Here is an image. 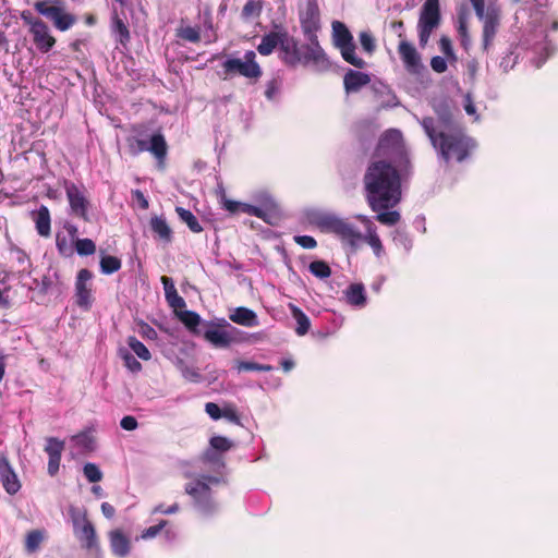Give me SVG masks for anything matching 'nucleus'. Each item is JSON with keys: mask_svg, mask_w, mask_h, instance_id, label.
I'll use <instances>...</instances> for the list:
<instances>
[{"mask_svg": "<svg viewBox=\"0 0 558 558\" xmlns=\"http://www.w3.org/2000/svg\"><path fill=\"white\" fill-rule=\"evenodd\" d=\"M376 155L385 157L369 163L363 183L367 204L373 211L388 210L401 198V175L410 172L411 162L402 134L388 130L379 138Z\"/></svg>", "mask_w": 558, "mask_h": 558, "instance_id": "1", "label": "nucleus"}, {"mask_svg": "<svg viewBox=\"0 0 558 558\" xmlns=\"http://www.w3.org/2000/svg\"><path fill=\"white\" fill-rule=\"evenodd\" d=\"M425 134L429 138L433 147L438 155L446 161L454 159L462 162L468 158L473 147L471 138H469L461 126L436 132L433 122L427 121L425 125Z\"/></svg>", "mask_w": 558, "mask_h": 558, "instance_id": "2", "label": "nucleus"}, {"mask_svg": "<svg viewBox=\"0 0 558 558\" xmlns=\"http://www.w3.org/2000/svg\"><path fill=\"white\" fill-rule=\"evenodd\" d=\"M279 57L283 63L289 66L299 64L313 65L318 70L327 69L328 59L319 43L299 45V41L290 36L287 31H282V40L279 47Z\"/></svg>", "mask_w": 558, "mask_h": 558, "instance_id": "3", "label": "nucleus"}, {"mask_svg": "<svg viewBox=\"0 0 558 558\" xmlns=\"http://www.w3.org/2000/svg\"><path fill=\"white\" fill-rule=\"evenodd\" d=\"M332 43L340 50L343 60L357 69H364L366 62L355 54L356 46L353 35L343 22L333 21L331 23Z\"/></svg>", "mask_w": 558, "mask_h": 558, "instance_id": "4", "label": "nucleus"}, {"mask_svg": "<svg viewBox=\"0 0 558 558\" xmlns=\"http://www.w3.org/2000/svg\"><path fill=\"white\" fill-rule=\"evenodd\" d=\"M126 145L130 155L137 156L144 151H149L157 159L158 163L163 166L168 153V145L165 136L160 132L153 134L149 143L134 136L128 137Z\"/></svg>", "mask_w": 558, "mask_h": 558, "instance_id": "5", "label": "nucleus"}, {"mask_svg": "<svg viewBox=\"0 0 558 558\" xmlns=\"http://www.w3.org/2000/svg\"><path fill=\"white\" fill-rule=\"evenodd\" d=\"M441 20L439 0H426L421 9L417 31L420 46L425 47L432 33L439 26Z\"/></svg>", "mask_w": 558, "mask_h": 558, "instance_id": "6", "label": "nucleus"}, {"mask_svg": "<svg viewBox=\"0 0 558 558\" xmlns=\"http://www.w3.org/2000/svg\"><path fill=\"white\" fill-rule=\"evenodd\" d=\"M61 4L62 0H43L37 1L34 7L39 14L50 19L57 29L65 32L76 23V17L65 12Z\"/></svg>", "mask_w": 558, "mask_h": 558, "instance_id": "7", "label": "nucleus"}, {"mask_svg": "<svg viewBox=\"0 0 558 558\" xmlns=\"http://www.w3.org/2000/svg\"><path fill=\"white\" fill-rule=\"evenodd\" d=\"M23 22L29 26V34L36 48L43 52H49L56 45V38L50 33L49 26L43 20L34 17L31 12L24 11L21 14Z\"/></svg>", "mask_w": 558, "mask_h": 558, "instance_id": "8", "label": "nucleus"}, {"mask_svg": "<svg viewBox=\"0 0 558 558\" xmlns=\"http://www.w3.org/2000/svg\"><path fill=\"white\" fill-rule=\"evenodd\" d=\"M319 225L327 231L335 233L342 242L353 248L357 247L363 239L362 233L356 227L345 219H340L335 216H325L320 219Z\"/></svg>", "mask_w": 558, "mask_h": 558, "instance_id": "9", "label": "nucleus"}, {"mask_svg": "<svg viewBox=\"0 0 558 558\" xmlns=\"http://www.w3.org/2000/svg\"><path fill=\"white\" fill-rule=\"evenodd\" d=\"M226 75L240 74L246 78L257 81L263 71L256 62V54L253 50H248L244 54V60L239 58L228 59L222 63Z\"/></svg>", "mask_w": 558, "mask_h": 558, "instance_id": "10", "label": "nucleus"}, {"mask_svg": "<svg viewBox=\"0 0 558 558\" xmlns=\"http://www.w3.org/2000/svg\"><path fill=\"white\" fill-rule=\"evenodd\" d=\"M476 17L483 23V49L487 51L493 45L500 26L501 9L497 3L489 1L486 9Z\"/></svg>", "mask_w": 558, "mask_h": 558, "instance_id": "11", "label": "nucleus"}, {"mask_svg": "<svg viewBox=\"0 0 558 558\" xmlns=\"http://www.w3.org/2000/svg\"><path fill=\"white\" fill-rule=\"evenodd\" d=\"M299 19L304 36L311 43H318L316 33L320 28V11L317 0H306L299 11Z\"/></svg>", "mask_w": 558, "mask_h": 558, "instance_id": "12", "label": "nucleus"}, {"mask_svg": "<svg viewBox=\"0 0 558 558\" xmlns=\"http://www.w3.org/2000/svg\"><path fill=\"white\" fill-rule=\"evenodd\" d=\"M73 531L83 548L89 551H99L100 544L96 533V529L88 519L87 513L73 517Z\"/></svg>", "mask_w": 558, "mask_h": 558, "instance_id": "13", "label": "nucleus"}, {"mask_svg": "<svg viewBox=\"0 0 558 558\" xmlns=\"http://www.w3.org/2000/svg\"><path fill=\"white\" fill-rule=\"evenodd\" d=\"M185 493L190 495L195 506L204 513H209L215 509L211 489L205 482L196 480L185 485Z\"/></svg>", "mask_w": 558, "mask_h": 558, "instance_id": "14", "label": "nucleus"}, {"mask_svg": "<svg viewBox=\"0 0 558 558\" xmlns=\"http://www.w3.org/2000/svg\"><path fill=\"white\" fill-rule=\"evenodd\" d=\"M93 272L86 268L77 272L75 280V303L78 307L89 310L93 303V294L89 281Z\"/></svg>", "mask_w": 558, "mask_h": 558, "instance_id": "15", "label": "nucleus"}, {"mask_svg": "<svg viewBox=\"0 0 558 558\" xmlns=\"http://www.w3.org/2000/svg\"><path fill=\"white\" fill-rule=\"evenodd\" d=\"M206 327L207 328L203 333L206 341L217 348H227L230 345L233 338L229 335L226 328L233 329V327L226 319H221L218 324L213 322L206 323Z\"/></svg>", "mask_w": 558, "mask_h": 558, "instance_id": "16", "label": "nucleus"}, {"mask_svg": "<svg viewBox=\"0 0 558 558\" xmlns=\"http://www.w3.org/2000/svg\"><path fill=\"white\" fill-rule=\"evenodd\" d=\"M436 117H424L421 121V125L425 131V125L427 121L433 122V128L436 132L450 130L460 126L453 119L451 109L445 102L438 104L435 106Z\"/></svg>", "mask_w": 558, "mask_h": 558, "instance_id": "17", "label": "nucleus"}, {"mask_svg": "<svg viewBox=\"0 0 558 558\" xmlns=\"http://www.w3.org/2000/svg\"><path fill=\"white\" fill-rule=\"evenodd\" d=\"M65 192L73 215L82 218L84 221H89V202L84 193L74 183L66 185Z\"/></svg>", "mask_w": 558, "mask_h": 558, "instance_id": "18", "label": "nucleus"}, {"mask_svg": "<svg viewBox=\"0 0 558 558\" xmlns=\"http://www.w3.org/2000/svg\"><path fill=\"white\" fill-rule=\"evenodd\" d=\"M108 539L111 554L116 558H126L130 556L133 547L132 542L122 529H113L109 531Z\"/></svg>", "mask_w": 558, "mask_h": 558, "instance_id": "19", "label": "nucleus"}, {"mask_svg": "<svg viewBox=\"0 0 558 558\" xmlns=\"http://www.w3.org/2000/svg\"><path fill=\"white\" fill-rule=\"evenodd\" d=\"M398 53L408 72L417 74L421 71V56L411 43L407 41L405 39L400 40L398 46Z\"/></svg>", "mask_w": 558, "mask_h": 558, "instance_id": "20", "label": "nucleus"}, {"mask_svg": "<svg viewBox=\"0 0 558 558\" xmlns=\"http://www.w3.org/2000/svg\"><path fill=\"white\" fill-rule=\"evenodd\" d=\"M0 481L5 492L10 495L16 494L21 488L17 475L4 454H0Z\"/></svg>", "mask_w": 558, "mask_h": 558, "instance_id": "21", "label": "nucleus"}, {"mask_svg": "<svg viewBox=\"0 0 558 558\" xmlns=\"http://www.w3.org/2000/svg\"><path fill=\"white\" fill-rule=\"evenodd\" d=\"M369 82L371 77L367 73L351 69L343 76V86L348 94L360 92Z\"/></svg>", "mask_w": 558, "mask_h": 558, "instance_id": "22", "label": "nucleus"}, {"mask_svg": "<svg viewBox=\"0 0 558 558\" xmlns=\"http://www.w3.org/2000/svg\"><path fill=\"white\" fill-rule=\"evenodd\" d=\"M220 203L222 205V208L229 211L230 214H236L241 211L251 216H256L258 218L263 216V211L260 208L246 203L228 199L225 192L221 193Z\"/></svg>", "mask_w": 558, "mask_h": 558, "instance_id": "23", "label": "nucleus"}, {"mask_svg": "<svg viewBox=\"0 0 558 558\" xmlns=\"http://www.w3.org/2000/svg\"><path fill=\"white\" fill-rule=\"evenodd\" d=\"M229 318L231 322L244 327H255L258 325L256 313L244 306L234 308Z\"/></svg>", "mask_w": 558, "mask_h": 558, "instance_id": "24", "label": "nucleus"}, {"mask_svg": "<svg viewBox=\"0 0 558 558\" xmlns=\"http://www.w3.org/2000/svg\"><path fill=\"white\" fill-rule=\"evenodd\" d=\"M33 219L36 225V231L41 236H49L51 232V219L49 209L46 206H40V208L33 213Z\"/></svg>", "mask_w": 558, "mask_h": 558, "instance_id": "25", "label": "nucleus"}, {"mask_svg": "<svg viewBox=\"0 0 558 558\" xmlns=\"http://www.w3.org/2000/svg\"><path fill=\"white\" fill-rule=\"evenodd\" d=\"M281 40L282 32H270L265 34L262 37L259 45L257 46V51L262 56H269L278 46L280 47Z\"/></svg>", "mask_w": 558, "mask_h": 558, "instance_id": "26", "label": "nucleus"}, {"mask_svg": "<svg viewBox=\"0 0 558 558\" xmlns=\"http://www.w3.org/2000/svg\"><path fill=\"white\" fill-rule=\"evenodd\" d=\"M168 525H169V521L160 520L159 523L143 530L140 535V538L151 539V538H155L157 535H159L162 531H165L166 538L172 539L175 536V533L170 529H166Z\"/></svg>", "mask_w": 558, "mask_h": 558, "instance_id": "27", "label": "nucleus"}, {"mask_svg": "<svg viewBox=\"0 0 558 558\" xmlns=\"http://www.w3.org/2000/svg\"><path fill=\"white\" fill-rule=\"evenodd\" d=\"M264 8L263 0H247L241 11V19L244 22H252L259 19Z\"/></svg>", "mask_w": 558, "mask_h": 558, "instance_id": "28", "label": "nucleus"}, {"mask_svg": "<svg viewBox=\"0 0 558 558\" xmlns=\"http://www.w3.org/2000/svg\"><path fill=\"white\" fill-rule=\"evenodd\" d=\"M290 312L292 317L295 319L298 326L295 328V332L299 336H304L308 332L311 328V322L307 315L296 305L289 304Z\"/></svg>", "mask_w": 558, "mask_h": 558, "instance_id": "29", "label": "nucleus"}, {"mask_svg": "<svg viewBox=\"0 0 558 558\" xmlns=\"http://www.w3.org/2000/svg\"><path fill=\"white\" fill-rule=\"evenodd\" d=\"M175 316L191 332L195 335L199 333L197 327L201 324V316L196 312L182 308L181 311H177Z\"/></svg>", "mask_w": 558, "mask_h": 558, "instance_id": "30", "label": "nucleus"}, {"mask_svg": "<svg viewBox=\"0 0 558 558\" xmlns=\"http://www.w3.org/2000/svg\"><path fill=\"white\" fill-rule=\"evenodd\" d=\"M345 298L349 304L363 306L366 302L365 289L361 283H352L345 291Z\"/></svg>", "mask_w": 558, "mask_h": 558, "instance_id": "31", "label": "nucleus"}, {"mask_svg": "<svg viewBox=\"0 0 558 558\" xmlns=\"http://www.w3.org/2000/svg\"><path fill=\"white\" fill-rule=\"evenodd\" d=\"M150 229L154 233H156L159 239L171 242L172 240V231L170 227L168 226L167 221L162 217H153L150 219Z\"/></svg>", "mask_w": 558, "mask_h": 558, "instance_id": "32", "label": "nucleus"}, {"mask_svg": "<svg viewBox=\"0 0 558 558\" xmlns=\"http://www.w3.org/2000/svg\"><path fill=\"white\" fill-rule=\"evenodd\" d=\"M175 213L178 214L181 221L186 223V226L192 232L199 233L203 231V227L201 226L197 218L191 210L177 206Z\"/></svg>", "mask_w": 558, "mask_h": 558, "instance_id": "33", "label": "nucleus"}, {"mask_svg": "<svg viewBox=\"0 0 558 558\" xmlns=\"http://www.w3.org/2000/svg\"><path fill=\"white\" fill-rule=\"evenodd\" d=\"M100 271L104 275H112L119 271L122 267V262L119 257L112 255H102L99 262Z\"/></svg>", "mask_w": 558, "mask_h": 558, "instance_id": "34", "label": "nucleus"}, {"mask_svg": "<svg viewBox=\"0 0 558 558\" xmlns=\"http://www.w3.org/2000/svg\"><path fill=\"white\" fill-rule=\"evenodd\" d=\"M45 538L44 531L40 530H32L27 533L25 538V550L28 554H33L37 551L40 547V544L43 543Z\"/></svg>", "mask_w": 558, "mask_h": 558, "instance_id": "35", "label": "nucleus"}, {"mask_svg": "<svg viewBox=\"0 0 558 558\" xmlns=\"http://www.w3.org/2000/svg\"><path fill=\"white\" fill-rule=\"evenodd\" d=\"M131 350L143 361H148L151 359V354L149 350L146 348L144 343H142L136 337L130 336L126 340Z\"/></svg>", "mask_w": 558, "mask_h": 558, "instance_id": "36", "label": "nucleus"}, {"mask_svg": "<svg viewBox=\"0 0 558 558\" xmlns=\"http://www.w3.org/2000/svg\"><path fill=\"white\" fill-rule=\"evenodd\" d=\"M177 36L189 43H199L201 33L198 27L181 26L177 29Z\"/></svg>", "mask_w": 558, "mask_h": 558, "instance_id": "37", "label": "nucleus"}, {"mask_svg": "<svg viewBox=\"0 0 558 558\" xmlns=\"http://www.w3.org/2000/svg\"><path fill=\"white\" fill-rule=\"evenodd\" d=\"M308 269L312 275L319 279H326L331 276V269L325 260H314L310 264Z\"/></svg>", "mask_w": 558, "mask_h": 558, "instance_id": "38", "label": "nucleus"}, {"mask_svg": "<svg viewBox=\"0 0 558 558\" xmlns=\"http://www.w3.org/2000/svg\"><path fill=\"white\" fill-rule=\"evenodd\" d=\"M236 369L239 372H270L274 367L268 364H259L253 361H238Z\"/></svg>", "mask_w": 558, "mask_h": 558, "instance_id": "39", "label": "nucleus"}, {"mask_svg": "<svg viewBox=\"0 0 558 558\" xmlns=\"http://www.w3.org/2000/svg\"><path fill=\"white\" fill-rule=\"evenodd\" d=\"M64 450V441L56 437H48L46 439L45 451L48 457H61Z\"/></svg>", "mask_w": 558, "mask_h": 558, "instance_id": "40", "label": "nucleus"}, {"mask_svg": "<svg viewBox=\"0 0 558 558\" xmlns=\"http://www.w3.org/2000/svg\"><path fill=\"white\" fill-rule=\"evenodd\" d=\"M75 250L81 256L93 255L96 252V244L90 239H77L75 241Z\"/></svg>", "mask_w": 558, "mask_h": 558, "instance_id": "41", "label": "nucleus"}, {"mask_svg": "<svg viewBox=\"0 0 558 558\" xmlns=\"http://www.w3.org/2000/svg\"><path fill=\"white\" fill-rule=\"evenodd\" d=\"M221 417L228 420L229 422L242 426L241 416L238 412L235 404L233 403H225L222 407Z\"/></svg>", "mask_w": 558, "mask_h": 558, "instance_id": "42", "label": "nucleus"}, {"mask_svg": "<svg viewBox=\"0 0 558 558\" xmlns=\"http://www.w3.org/2000/svg\"><path fill=\"white\" fill-rule=\"evenodd\" d=\"M179 369L182 373V376L192 383H198L202 379V374L199 371L193 366L186 365L183 361L179 362Z\"/></svg>", "mask_w": 558, "mask_h": 558, "instance_id": "43", "label": "nucleus"}, {"mask_svg": "<svg viewBox=\"0 0 558 558\" xmlns=\"http://www.w3.org/2000/svg\"><path fill=\"white\" fill-rule=\"evenodd\" d=\"M360 44L362 46V49L367 52L368 54L374 53L376 50V43L375 38L368 31H363L359 35Z\"/></svg>", "mask_w": 558, "mask_h": 558, "instance_id": "44", "label": "nucleus"}, {"mask_svg": "<svg viewBox=\"0 0 558 558\" xmlns=\"http://www.w3.org/2000/svg\"><path fill=\"white\" fill-rule=\"evenodd\" d=\"M377 213H378V215L376 216V220L383 225L395 226L400 220V214L396 210H391V211L379 210Z\"/></svg>", "mask_w": 558, "mask_h": 558, "instance_id": "45", "label": "nucleus"}, {"mask_svg": "<svg viewBox=\"0 0 558 558\" xmlns=\"http://www.w3.org/2000/svg\"><path fill=\"white\" fill-rule=\"evenodd\" d=\"M362 241L367 242V244L372 247L376 256L381 255L384 246L380 238L375 231H369L366 236H363Z\"/></svg>", "mask_w": 558, "mask_h": 558, "instance_id": "46", "label": "nucleus"}, {"mask_svg": "<svg viewBox=\"0 0 558 558\" xmlns=\"http://www.w3.org/2000/svg\"><path fill=\"white\" fill-rule=\"evenodd\" d=\"M83 472H84L85 477L90 483H97L102 480V473H101L100 469L95 463H90V462L86 463L83 468Z\"/></svg>", "mask_w": 558, "mask_h": 558, "instance_id": "47", "label": "nucleus"}, {"mask_svg": "<svg viewBox=\"0 0 558 558\" xmlns=\"http://www.w3.org/2000/svg\"><path fill=\"white\" fill-rule=\"evenodd\" d=\"M113 31L120 35L122 44L130 40V32L126 24L117 14L113 16Z\"/></svg>", "mask_w": 558, "mask_h": 558, "instance_id": "48", "label": "nucleus"}, {"mask_svg": "<svg viewBox=\"0 0 558 558\" xmlns=\"http://www.w3.org/2000/svg\"><path fill=\"white\" fill-rule=\"evenodd\" d=\"M121 357L124 362L125 367L130 369L132 373H138L142 371V364L129 351H123L121 353Z\"/></svg>", "mask_w": 558, "mask_h": 558, "instance_id": "49", "label": "nucleus"}, {"mask_svg": "<svg viewBox=\"0 0 558 558\" xmlns=\"http://www.w3.org/2000/svg\"><path fill=\"white\" fill-rule=\"evenodd\" d=\"M165 296L169 306L173 308L174 314H177V311L185 308L186 303L184 299L178 293V291L169 293Z\"/></svg>", "mask_w": 558, "mask_h": 558, "instance_id": "50", "label": "nucleus"}, {"mask_svg": "<svg viewBox=\"0 0 558 558\" xmlns=\"http://www.w3.org/2000/svg\"><path fill=\"white\" fill-rule=\"evenodd\" d=\"M210 446L218 451L225 452L231 449L232 442L227 437L214 436L209 440Z\"/></svg>", "mask_w": 558, "mask_h": 558, "instance_id": "51", "label": "nucleus"}, {"mask_svg": "<svg viewBox=\"0 0 558 558\" xmlns=\"http://www.w3.org/2000/svg\"><path fill=\"white\" fill-rule=\"evenodd\" d=\"M458 33L461 39V45L466 49L470 44V36L468 31V24L463 16H459Z\"/></svg>", "mask_w": 558, "mask_h": 558, "instance_id": "52", "label": "nucleus"}, {"mask_svg": "<svg viewBox=\"0 0 558 558\" xmlns=\"http://www.w3.org/2000/svg\"><path fill=\"white\" fill-rule=\"evenodd\" d=\"M137 326H138L137 331L143 338L148 339V340L157 339L158 333L150 325H148L147 323L142 320L138 323Z\"/></svg>", "mask_w": 558, "mask_h": 558, "instance_id": "53", "label": "nucleus"}, {"mask_svg": "<svg viewBox=\"0 0 558 558\" xmlns=\"http://www.w3.org/2000/svg\"><path fill=\"white\" fill-rule=\"evenodd\" d=\"M76 445L78 447H82L85 450H93L94 449V439L90 435L86 433H81L73 437Z\"/></svg>", "mask_w": 558, "mask_h": 558, "instance_id": "54", "label": "nucleus"}, {"mask_svg": "<svg viewBox=\"0 0 558 558\" xmlns=\"http://www.w3.org/2000/svg\"><path fill=\"white\" fill-rule=\"evenodd\" d=\"M294 241L296 244L307 250H312L317 246L316 240L311 235H296L294 236Z\"/></svg>", "mask_w": 558, "mask_h": 558, "instance_id": "55", "label": "nucleus"}, {"mask_svg": "<svg viewBox=\"0 0 558 558\" xmlns=\"http://www.w3.org/2000/svg\"><path fill=\"white\" fill-rule=\"evenodd\" d=\"M279 89L280 82L277 78H272L266 85L265 96L271 100L279 93Z\"/></svg>", "mask_w": 558, "mask_h": 558, "instance_id": "56", "label": "nucleus"}, {"mask_svg": "<svg viewBox=\"0 0 558 558\" xmlns=\"http://www.w3.org/2000/svg\"><path fill=\"white\" fill-rule=\"evenodd\" d=\"M205 412L209 415L210 418L217 421L221 418L222 408H220L215 402H207L205 404Z\"/></svg>", "mask_w": 558, "mask_h": 558, "instance_id": "57", "label": "nucleus"}, {"mask_svg": "<svg viewBox=\"0 0 558 558\" xmlns=\"http://www.w3.org/2000/svg\"><path fill=\"white\" fill-rule=\"evenodd\" d=\"M430 66L436 73H444L447 70V62L442 57L436 56L432 58Z\"/></svg>", "mask_w": 558, "mask_h": 558, "instance_id": "58", "label": "nucleus"}, {"mask_svg": "<svg viewBox=\"0 0 558 558\" xmlns=\"http://www.w3.org/2000/svg\"><path fill=\"white\" fill-rule=\"evenodd\" d=\"M137 420L132 415H126L120 421V426L125 430H134L137 428Z\"/></svg>", "mask_w": 558, "mask_h": 558, "instance_id": "59", "label": "nucleus"}, {"mask_svg": "<svg viewBox=\"0 0 558 558\" xmlns=\"http://www.w3.org/2000/svg\"><path fill=\"white\" fill-rule=\"evenodd\" d=\"M132 195L133 197L137 201L140 207L144 210L148 209L149 207V202L148 199L146 198V196L144 195V193L140 190H135L132 192Z\"/></svg>", "mask_w": 558, "mask_h": 558, "instance_id": "60", "label": "nucleus"}, {"mask_svg": "<svg viewBox=\"0 0 558 558\" xmlns=\"http://www.w3.org/2000/svg\"><path fill=\"white\" fill-rule=\"evenodd\" d=\"M61 457H49L48 473L53 476L58 473L60 468Z\"/></svg>", "mask_w": 558, "mask_h": 558, "instance_id": "61", "label": "nucleus"}, {"mask_svg": "<svg viewBox=\"0 0 558 558\" xmlns=\"http://www.w3.org/2000/svg\"><path fill=\"white\" fill-rule=\"evenodd\" d=\"M390 28L397 34V36L402 40L405 39L404 35V23L403 21H392L390 23Z\"/></svg>", "mask_w": 558, "mask_h": 558, "instance_id": "62", "label": "nucleus"}, {"mask_svg": "<svg viewBox=\"0 0 558 558\" xmlns=\"http://www.w3.org/2000/svg\"><path fill=\"white\" fill-rule=\"evenodd\" d=\"M439 47H440V50L446 54V56H452L453 53V50H452V45H451V40L446 37V36H442L439 40Z\"/></svg>", "mask_w": 558, "mask_h": 558, "instance_id": "63", "label": "nucleus"}, {"mask_svg": "<svg viewBox=\"0 0 558 558\" xmlns=\"http://www.w3.org/2000/svg\"><path fill=\"white\" fill-rule=\"evenodd\" d=\"M161 282L163 284L165 295L177 291V288L174 286L172 278L162 276Z\"/></svg>", "mask_w": 558, "mask_h": 558, "instance_id": "64", "label": "nucleus"}]
</instances>
